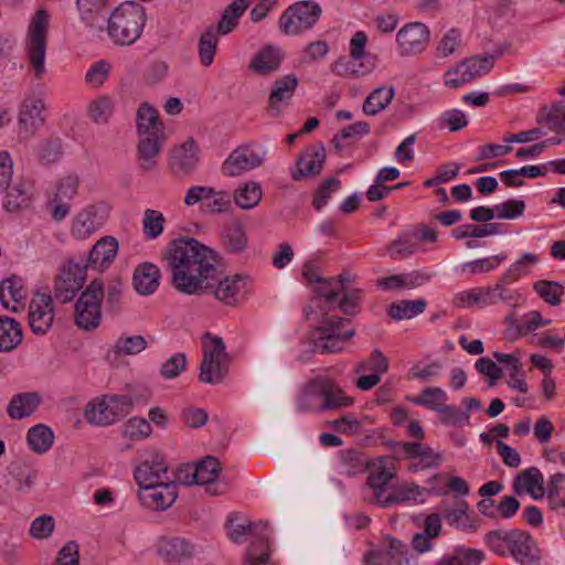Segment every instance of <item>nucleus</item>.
<instances>
[{"label":"nucleus","mask_w":565,"mask_h":565,"mask_svg":"<svg viewBox=\"0 0 565 565\" xmlns=\"http://www.w3.org/2000/svg\"><path fill=\"white\" fill-rule=\"evenodd\" d=\"M171 273V285L180 294H213L220 302L235 307L249 292V279L242 274L221 277L217 254L195 238L181 237L170 242L163 254Z\"/></svg>","instance_id":"obj_1"},{"label":"nucleus","mask_w":565,"mask_h":565,"mask_svg":"<svg viewBox=\"0 0 565 565\" xmlns=\"http://www.w3.org/2000/svg\"><path fill=\"white\" fill-rule=\"evenodd\" d=\"M486 543L499 555H512L520 565H540V550L532 535L525 531H491L486 535Z\"/></svg>","instance_id":"obj_2"},{"label":"nucleus","mask_w":565,"mask_h":565,"mask_svg":"<svg viewBox=\"0 0 565 565\" xmlns=\"http://www.w3.org/2000/svg\"><path fill=\"white\" fill-rule=\"evenodd\" d=\"M146 20V10L140 3L124 2L107 19L108 36L117 45H131L140 38Z\"/></svg>","instance_id":"obj_3"},{"label":"nucleus","mask_w":565,"mask_h":565,"mask_svg":"<svg viewBox=\"0 0 565 565\" xmlns=\"http://www.w3.org/2000/svg\"><path fill=\"white\" fill-rule=\"evenodd\" d=\"M227 522L228 537L233 542H242L244 535L254 537L245 553L243 565H273L269 547L270 531L266 522L233 524L232 519H228Z\"/></svg>","instance_id":"obj_4"},{"label":"nucleus","mask_w":565,"mask_h":565,"mask_svg":"<svg viewBox=\"0 0 565 565\" xmlns=\"http://www.w3.org/2000/svg\"><path fill=\"white\" fill-rule=\"evenodd\" d=\"M132 406L128 395H104L87 403L85 418L92 425L108 426L129 414Z\"/></svg>","instance_id":"obj_5"},{"label":"nucleus","mask_w":565,"mask_h":565,"mask_svg":"<svg viewBox=\"0 0 565 565\" xmlns=\"http://www.w3.org/2000/svg\"><path fill=\"white\" fill-rule=\"evenodd\" d=\"M228 355L225 344L220 337L206 333L203 342V359L200 366L199 380L202 383L218 384L227 373Z\"/></svg>","instance_id":"obj_6"},{"label":"nucleus","mask_w":565,"mask_h":565,"mask_svg":"<svg viewBox=\"0 0 565 565\" xmlns=\"http://www.w3.org/2000/svg\"><path fill=\"white\" fill-rule=\"evenodd\" d=\"M47 26V12L45 10L36 11L29 26L26 55L38 78L45 73Z\"/></svg>","instance_id":"obj_7"},{"label":"nucleus","mask_w":565,"mask_h":565,"mask_svg":"<svg viewBox=\"0 0 565 565\" xmlns=\"http://www.w3.org/2000/svg\"><path fill=\"white\" fill-rule=\"evenodd\" d=\"M322 9L312 0L298 1L289 6L279 18V28L289 35L312 29L319 21Z\"/></svg>","instance_id":"obj_8"},{"label":"nucleus","mask_w":565,"mask_h":565,"mask_svg":"<svg viewBox=\"0 0 565 565\" xmlns=\"http://www.w3.org/2000/svg\"><path fill=\"white\" fill-rule=\"evenodd\" d=\"M103 298V281H92L75 303V323L78 328L90 330L99 326L102 318L100 303Z\"/></svg>","instance_id":"obj_9"},{"label":"nucleus","mask_w":565,"mask_h":565,"mask_svg":"<svg viewBox=\"0 0 565 565\" xmlns=\"http://www.w3.org/2000/svg\"><path fill=\"white\" fill-rule=\"evenodd\" d=\"M350 320L347 318H324L321 326L317 329L316 351L322 354L341 351L343 344L354 335V330L348 328Z\"/></svg>","instance_id":"obj_10"},{"label":"nucleus","mask_w":565,"mask_h":565,"mask_svg":"<svg viewBox=\"0 0 565 565\" xmlns=\"http://www.w3.org/2000/svg\"><path fill=\"white\" fill-rule=\"evenodd\" d=\"M267 156V149L259 143H246L235 148L222 164L227 177H237L260 167Z\"/></svg>","instance_id":"obj_11"},{"label":"nucleus","mask_w":565,"mask_h":565,"mask_svg":"<svg viewBox=\"0 0 565 565\" xmlns=\"http://www.w3.org/2000/svg\"><path fill=\"white\" fill-rule=\"evenodd\" d=\"M109 206L104 202L89 204L73 218L71 234L77 239H86L99 231L109 217Z\"/></svg>","instance_id":"obj_12"},{"label":"nucleus","mask_w":565,"mask_h":565,"mask_svg":"<svg viewBox=\"0 0 565 565\" xmlns=\"http://www.w3.org/2000/svg\"><path fill=\"white\" fill-rule=\"evenodd\" d=\"M366 470L369 477L364 489V499L381 507V501L386 497L385 487L393 479L394 473L384 458L369 462Z\"/></svg>","instance_id":"obj_13"},{"label":"nucleus","mask_w":565,"mask_h":565,"mask_svg":"<svg viewBox=\"0 0 565 565\" xmlns=\"http://www.w3.org/2000/svg\"><path fill=\"white\" fill-rule=\"evenodd\" d=\"M430 38L429 29L420 22L405 24L396 34L398 52L402 56L422 53Z\"/></svg>","instance_id":"obj_14"},{"label":"nucleus","mask_w":565,"mask_h":565,"mask_svg":"<svg viewBox=\"0 0 565 565\" xmlns=\"http://www.w3.org/2000/svg\"><path fill=\"white\" fill-rule=\"evenodd\" d=\"M137 497L145 508L153 511H163L175 502L178 486L169 479L147 489L138 490Z\"/></svg>","instance_id":"obj_15"},{"label":"nucleus","mask_w":565,"mask_h":565,"mask_svg":"<svg viewBox=\"0 0 565 565\" xmlns=\"http://www.w3.org/2000/svg\"><path fill=\"white\" fill-rule=\"evenodd\" d=\"M54 306L50 294H35L29 305V326L33 333L45 334L54 321Z\"/></svg>","instance_id":"obj_16"},{"label":"nucleus","mask_w":565,"mask_h":565,"mask_svg":"<svg viewBox=\"0 0 565 565\" xmlns=\"http://www.w3.org/2000/svg\"><path fill=\"white\" fill-rule=\"evenodd\" d=\"M221 471V465L215 457H205L192 468L191 479L183 480L186 484H207V491L212 495H220L227 491V483L217 482L216 478Z\"/></svg>","instance_id":"obj_17"},{"label":"nucleus","mask_w":565,"mask_h":565,"mask_svg":"<svg viewBox=\"0 0 565 565\" xmlns=\"http://www.w3.org/2000/svg\"><path fill=\"white\" fill-rule=\"evenodd\" d=\"M168 470L169 466L161 455L157 454L143 460L134 471V479L138 484V490L169 480Z\"/></svg>","instance_id":"obj_18"},{"label":"nucleus","mask_w":565,"mask_h":565,"mask_svg":"<svg viewBox=\"0 0 565 565\" xmlns=\"http://www.w3.org/2000/svg\"><path fill=\"white\" fill-rule=\"evenodd\" d=\"M469 505L463 498L454 495L452 498L444 499L439 511L444 520L456 529L463 531H473L476 523L468 515Z\"/></svg>","instance_id":"obj_19"},{"label":"nucleus","mask_w":565,"mask_h":565,"mask_svg":"<svg viewBox=\"0 0 565 565\" xmlns=\"http://www.w3.org/2000/svg\"><path fill=\"white\" fill-rule=\"evenodd\" d=\"M299 79L294 74L281 76L274 81L268 97V110L273 116H278L285 106L291 100Z\"/></svg>","instance_id":"obj_20"},{"label":"nucleus","mask_w":565,"mask_h":565,"mask_svg":"<svg viewBox=\"0 0 565 565\" xmlns=\"http://www.w3.org/2000/svg\"><path fill=\"white\" fill-rule=\"evenodd\" d=\"M408 550L402 541L388 539L379 550L371 551L365 555L367 565H382L393 561L398 565H412V557L407 556Z\"/></svg>","instance_id":"obj_21"},{"label":"nucleus","mask_w":565,"mask_h":565,"mask_svg":"<svg viewBox=\"0 0 565 565\" xmlns=\"http://www.w3.org/2000/svg\"><path fill=\"white\" fill-rule=\"evenodd\" d=\"M79 20L88 29L100 30L109 11L108 0H76Z\"/></svg>","instance_id":"obj_22"},{"label":"nucleus","mask_w":565,"mask_h":565,"mask_svg":"<svg viewBox=\"0 0 565 565\" xmlns=\"http://www.w3.org/2000/svg\"><path fill=\"white\" fill-rule=\"evenodd\" d=\"M513 489L521 494L527 492L534 500L545 497L544 477L536 467H530L516 475L513 481Z\"/></svg>","instance_id":"obj_23"},{"label":"nucleus","mask_w":565,"mask_h":565,"mask_svg":"<svg viewBox=\"0 0 565 565\" xmlns=\"http://www.w3.org/2000/svg\"><path fill=\"white\" fill-rule=\"evenodd\" d=\"M118 248V241L115 237H102L90 249L87 258V266L94 269L108 267L115 259Z\"/></svg>","instance_id":"obj_24"},{"label":"nucleus","mask_w":565,"mask_h":565,"mask_svg":"<svg viewBox=\"0 0 565 565\" xmlns=\"http://www.w3.org/2000/svg\"><path fill=\"white\" fill-rule=\"evenodd\" d=\"M193 545L182 537H164L158 544V555L167 562L181 563L192 558Z\"/></svg>","instance_id":"obj_25"},{"label":"nucleus","mask_w":565,"mask_h":565,"mask_svg":"<svg viewBox=\"0 0 565 565\" xmlns=\"http://www.w3.org/2000/svg\"><path fill=\"white\" fill-rule=\"evenodd\" d=\"M26 298V289L22 278L9 277L0 284V302L11 311L23 308V300Z\"/></svg>","instance_id":"obj_26"},{"label":"nucleus","mask_w":565,"mask_h":565,"mask_svg":"<svg viewBox=\"0 0 565 565\" xmlns=\"http://www.w3.org/2000/svg\"><path fill=\"white\" fill-rule=\"evenodd\" d=\"M160 277L161 273L157 265L142 263L135 269L132 277L134 288L139 295L149 296L158 289Z\"/></svg>","instance_id":"obj_27"},{"label":"nucleus","mask_w":565,"mask_h":565,"mask_svg":"<svg viewBox=\"0 0 565 565\" xmlns=\"http://www.w3.org/2000/svg\"><path fill=\"white\" fill-rule=\"evenodd\" d=\"M164 134L162 135H139L138 142V161L143 170H151L156 166L162 145L164 142Z\"/></svg>","instance_id":"obj_28"},{"label":"nucleus","mask_w":565,"mask_h":565,"mask_svg":"<svg viewBox=\"0 0 565 565\" xmlns=\"http://www.w3.org/2000/svg\"><path fill=\"white\" fill-rule=\"evenodd\" d=\"M326 160L322 146L308 149L297 161V171L292 172L295 180L319 174Z\"/></svg>","instance_id":"obj_29"},{"label":"nucleus","mask_w":565,"mask_h":565,"mask_svg":"<svg viewBox=\"0 0 565 565\" xmlns=\"http://www.w3.org/2000/svg\"><path fill=\"white\" fill-rule=\"evenodd\" d=\"M44 109V103L39 97H28L22 103L19 124L28 132H34L42 124L43 117L41 116Z\"/></svg>","instance_id":"obj_30"},{"label":"nucleus","mask_w":565,"mask_h":565,"mask_svg":"<svg viewBox=\"0 0 565 565\" xmlns=\"http://www.w3.org/2000/svg\"><path fill=\"white\" fill-rule=\"evenodd\" d=\"M403 449L409 458L418 459V462L411 466V470L418 471L438 466L441 457L429 446L420 443H404Z\"/></svg>","instance_id":"obj_31"},{"label":"nucleus","mask_w":565,"mask_h":565,"mask_svg":"<svg viewBox=\"0 0 565 565\" xmlns=\"http://www.w3.org/2000/svg\"><path fill=\"white\" fill-rule=\"evenodd\" d=\"M428 491L415 483H405L394 488L391 494H387L381 501V508H388L392 504L414 502L423 503Z\"/></svg>","instance_id":"obj_32"},{"label":"nucleus","mask_w":565,"mask_h":565,"mask_svg":"<svg viewBox=\"0 0 565 565\" xmlns=\"http://www.w3.org/2000/svg\"><path fill=\"white\" fill-rule=\"evenodd\" d=\"M83 281L84 278L82 276H78L71 269H64L54 284L53 292L55 299L62 303L72 301L82 288Z\"/></svg>","instance_id":"obj_33"},{"label":"nucleus","mask_w":565,"mask_h":565,"mask_svg":"<svg viewBox=\"0 0 565 565\" xmlns=\"http://www.w3.org/2000/svg\"><path fill=\"white\" fill-rule=\"evenodd\" d=\"M323 380H312L300 391L297 397L299 412L322 411Z\"/></svg>","instance_id":"obj_34"},{"label":"nucleus","mask_w":565,"mask_h":565,"mask_svg":"<svg viewBox=\"0 0 565 565\" xmlns=\"http://www.w3.org/2000/svg\"><path fill=\"white\" fill-rule=\"evenodd\" d=\"M282 55L279 49L267 45L252 60L250 68L260 75H267L277 71L281 64Z\"/></svg>","instance_id":"obj_35"},{"label":"nucleus","mask_w":565,"mask_h":565,"mask_svg":"<svg viewBox=\"0 0 565 565\" xmlns=\"http://www.w3.org/2000/svg\"><path fill=\"white\" fill-rule=\"evenodd\" d=\"M40 401V395L34 392L17 394L11 398L8 405V415L12 419L28 417L38 408Z\"/></svg>","instance_id":"obj_36"},{"label":"nucleus","mask_w":565,"mask_h":565,"mask_svg":"<svg viewBox=\"0 0 565 565\" xmlns=\"http://www.w3.org/2000/svg\"><path fill=\"white\" fill-rule=\"evenodd\" d=\"M137 128L139 135L164 134V127L159 119L158 111L147 103L141 104L137 110Z\"/></svg>","instance_id":"obj_37"},{"label":"nucleus","mask_w":565,"mask_h":565,"mask_svg":"<svg viewBox=\"0 0 565 565\" xmlns=\"http://www.w3.org/2000/svg\"><path fill=\"white\" fill-rule=\"evenodd\" d=\"M196 163L198 147L192 139L173 150L171 166L174 170L189 172L195 168Z\"/></svg>","instance_id":"obj_38"},{"label":"nucleus","mask_w":565,"mask_h":565,"mask_svg":"<svg viewBox=\"0 0 565 565\" xmlns=\"http://www.w3.org/2000/svg\"><path fill=\"white\" fill-rule=\"evenodd\" d=\"M395 89L393 86H380L375 88L364 100L363 113L375 116L383 111L393 100Z\"/></svg>","instance_id":"obj_39"},{"label":"nucleus","mask_w":565,"mask_h":565,"mask_svg":"<svg viewBox=\"0 0 565 565\" xmlns=\"http://www.w3.org/2000/svg\"><path fill=\"white\" fill-rule=\"evenodd\" d=\"M22 341L21 326L13 318L0 317V351L9 352Z\"/></svg>","instance_id":"obj_40"},{"label":"nucleus","mask_w":565,"mask_h":565,"mask_svg":"<svg viewBox=\"0 0 565 565\" xmlns=\"http://www.w3.org/2000/svg\"><path fill=\"white\" fill-rule=\"evenodd\" d=\"M427 301L423 298L415 300H399L390 305L387 315L393 320L412 319L425 311Z\"/></svg>","instance_id":"obj_41"},{"label":"nucleus","mask_w":565,"mask_h":565,"mask_svg":"<svg viewBox=\"0 0 565 565\" xmlns=\"http://www.w3.org/2000/svg\"><path fill=\"white\" fill-rule=\"evenodd\" d=\"M489 288L478 287L460 291L454 296L452 303L457 308L489 307Z\"/></svg>","instance_id":"obj_42"},{"label":"nucleus","mask_w":565,"mask_h":565,"mask_svg":"<svg viewBox=\"0 0 565 565\" xmlns=\"http://www.w3.org/2000/svg\"><path fill=\"white\" fill-rule=\"evenodd\" d=\"M26 440L34 452L45 454L54 443V433L49 426L38 424L28 430Z\"/></svg>","instance_id":"obj_43"},{"label":"nucleus","mask_w":565,"mask_h":565,"mask_svg":"<svg viewBox=\"0 0 565 565\" xmlns=\"http://www.w3.org/2000/svg\"><path fill=\"white\" fill-rule=\"evenodd\" d=\"M322 411L347 408L353 403V398L345 396L341 387L330 381L323 380Z\"/></svg>","instance_id":"obj_44"},{"label":"nucleus","mask_w":565,"mask_h":565,"mask_svg":"<svg viewBox=\"0 0 565 565\" xmlns=\"http://www.w3.org/2000/svg\"><path fill=\"white\" fill-rule=\"evenodd\" d=\"M367 458L358 450H344L340 454V472L353 477L366 471L369 467Z\"/></svg>","instance_id":"obj_45"},{"label":"nucleus","mask_w":565,"mask_h":565,"mask_svg":"<svg viewBox=\"0 0 565 565\" xmlns=\"http://www.w3.org/2000/svg\"><path fill=\"white\" fill-rule=\"evenodd\" d=\"M483 558L480 550L459 547L452 554L444 555L436 565H479Z\"/></svg>","instance_id":"obj_46"},{"label":"nucleus","mask_w":565,"mask_h":565,"mask_svg":"<svg viewBox=\"0 0 565 565\" xmlns=\"http://www.w3.org/2000/svg\"><path fill=\"white\" fill-rule=\"evenodd\" d=\"M222 242L228 253L237 254L246 248L248 239L243 226L233 223L223 230Z\"/></svg>","instance_id":"obj_47"},{"label":"nucleus","mask_w":565,"mask_h":565,"mask_svg":"<svg viewBox=\"0 0 565 565\" xmlns=\"http://www.w3.org/2000/svg\"><path fill=\"white\" fill-rule=\"evenodd\" d=\"M246 10V4L243 3V0H234L231 4L226 7L223 11L221 19L215 29L216 34H228L232 32L237 23L238 19Z\"/></svg>","instance_id":"obj_48"},{"label":"nucleus","mask_w":565,"mask_h":565,"mask_svg":"<svg viewBox=\"0 0 565 565\" xmlns=\"http://www.w3.org/2000/svg\"><path fill=\"white\" fill-rule=\"evenodd\" d=\"M262 195L259 183L250 181L238 186L234 194V202L243 210H250L259 203Z\"/></svg>","instance_id":"obj_49"},{"label":"nucleus","mask_w":565,"mask_h":565,"mask_svg":"<svg viewBox=\"0 0 565 565\" xmlns=\"http://www.w3.org/2000/svg\"><path fill=\"white\" fill-rule=\"evenodd\" d=\"M31 184L26 181L19 180L11 190L7 193L3 206L7 211H17L26 206L31 194Z\"/></svg>","instance_id":"obj_50"},{"label":"nucleus","mask_w":565,"mask_h":565,"mask_svg":"<svg viewBox=\"0 0 565 565\" xmlns=\"http://www.w3.org/2000/svg\"><path fill=\"white\" fill-rule=\"evenodd\" d=\"M218 34H216L215 29L210 26L207 28L200 36L198 51L200 62L203 66H210L216 53V47L218 43Z\"/></svg>","instance_id":"obj_51"},{"label":"nucleus","mask_w":565,"mask_h":565,"mask_svg":"<svg viewBox=\"0 0 565 565\" xmlns=\"http://www.w3.org/2000/svg\"><path fill=\"white\" fill-rule=\"evenodd\" d=\"M448 396L440 387H426L420 394L412 399L415 405L426 407L430 411L439 413L445 406Z\"/></svg>","instance_id":"obj_52"},{"label":"nucleus","mask_w":565,"mask_h":565,"mask_svg":"<svg viewBox=\"0 0 565 565\" xmlns=\"http://www.w3.org/2000/svg\"><path fill=\"white\" fill-rule=\"evenodd\" d=\"M501 224L486 223L481 225L465 224L452 230V235L457 239L467 237L482 238L495 235L500 232Z\"/></svg>","instance_id":"obj_53"},{"label":"nucleus","mask_w":565,"mask_h":565,"mask_svg":"<svg viewBox=\"0 0 565 565\" xmlns=\"http://www.w3.org/2000/svg\"><path fill=\"white\" fill-rule=\"evenodd\" d=\"M533 289L548 305L555 307L562 302L564 287L553 280L541 279L534 282Z\"/></svg>","instance_id":"obj_54"},{"label":"nucleus","mask_w":565,"mask_h":565,"mask_svg":"<svg viewBox=\"0 0 565 565\" xmlns=\"http://www.w3.org/2000/svg\"><path fill=\"white\" fill-rule=\"evenodd\" d=\"M166 224V218L160 211L147 209L142 217V231L148 239H156L162 233Z\"/></svg>","instance_id":"obj_55"},{"label":"nucleus","mask_w":565,"mask_h":565,"mask_svg":"<svg viewBox=\"0 0 565 565\" xmlns=\"http://www.w3.org/2000/svg\"><path fill=\"white\" fill-rule=\"evenodd\" d=\"M147 348V341L142 335H121L117 339L114 351L119 355H135Z\"/></svg>","instance_id":"obj_56"},{"label":"nucleus","mask_w":565,"mask_h":565,"mask_svg":"<svg viewBox=\"0 0 565 565\" xmlns=\"http://www.w3.org/2000/svg\"><path fill=\"white\" fill-rule=\"evenodd\" d=\"M370 125L366 121H356L341 129L332 139L333 147L341 151L344 148L343 141L347 139H360L367 135Z\"/></svg>","instance_id":"obj_57"},{"label":"nucleus","mask_w":565,"mask_h":565,"mask_svg":"<svg viewBox=\"0 0 565 565\" xmlns=\"http://www.w3.org/2000/svg\"><path fill=\"white\" fill-rule=\"evenodd\" d=\"M10 475L17 481V490L20 492H29L38 477V472L34 469L23 467L20 463L11 465Z\"/></svg>","instance_id":"obj_58"},{"label":"nucleus","mask_w":565,"mask_h":565,"mask_svg":"<svg viewBox=\"0 0 565 565\" xmlns=\"http://www.w3.org/2000/svg\"><path fill=\"white\" fill-rule=\"evenodd\" d=\"M539 262V257L533 253H524L522 256L515 260L502 275L503 281H514L519 279L521 276H524L529 273L527 266L535 265Z\"/></svg>","instance_id":"obj_59"},{"label":"nucleus","mask_w":565,"mask_h":565,"mask_svg":"<svg viewBox=\"0 0 565 565\" xmlns=\"http://www.w3.org/2000/svg\"><path fill=\"white\" fill-rule=\"evenodd\" d=\"M388 369V361L386 356L379 349H374L367 360L360 362L355 365L354 372H371L384 374Z\"/></svg>","instance_id":"obj_60"},{"label":"nucleus","mask_w":565,"mask_h":565,"mask_svg":"<svg viewBox=\"0 0 565 565\" xmlns=\"http://www.w3.org/2000/svg\"><path fill=\"white\" fill-rule=\"evenodd\" d=\"M113 106L110 97L99 96L89 104L88 115L93 121L104 124L113 114Z\"/></svg>","instance_id":"obj_61"},{"label":"nucleus","mask_w":565,"mask_h":565,"mask_svg":"<svg viewBox=\"0 0 565 565\" xmlns=\"http://www.w3.org/2000/svg\"><path fill=\"white\" fill-rule=\"evenodd\" d=\"M468 124L466 115L459 109H450L440 114L436 119L438 129L448 128L450 131H457Z\"/></svg>","instance_id":"obj_62"},{"label":"nucleus","mask_w":565,"mask_h":565,"mask_svg":"<svg viewBox=\"0 0 565 565\" xmlns=\"http://www.w3.org/2000/svg\"><path fill=\"white\" fill-rule=\"evenodd\" d=\"M439 420L445 426H463L469 425L470 416L468 413L460 411L454 405H447L439 411Z\"/></svg>","instance_id":"obj_63"},{"label":"nucleus","mask_w":565,"mask_h":565,"mask_svg":"<svg viewBox=\"0 0 565 565\" xmlns=\"http://www.w3.org/2000/svg\"><path fill=\"white\" fill-rule=\"evenodd\" d=\"M545 121L550 130L556 134H565V104H554L548 110Z\"/></svg>","instance_id":"obj_64"}]
</instances>
